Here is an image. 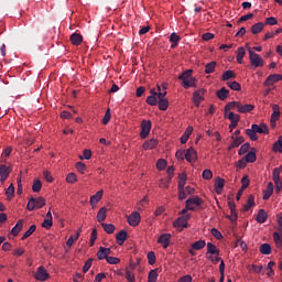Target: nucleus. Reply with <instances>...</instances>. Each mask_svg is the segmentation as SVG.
Returning a JSON list of instances; mask_svg holds the SVG:
<instances>
[{
  "label": "nucleus",
  "instance_id": "obj_1",
  "mask_svg": "<svg viewBox=\"0 0 282 282\" xmlns=\"http://www.w3.org/2000/svg\"><path fill=\"white\" fill-rule=\"evenodd\" d=\"M247 135L252 140V142H257L259 140V135L257 133H263L264 135H268L270 133V128H268V124L265 123H253L251 126V129L246 130Z\"/></svg>",
  "mask_w": 282,
  "mask_h": 282
},
{
  "label": "nucleus",
  "instance_id": "obj_2",
  "mask_svg": "<svg viewBox=\"0 0 282 282\" xmlns=\"http://www.w3.org/2000/svg\"><path fill=\"white\" fill-rule=\"evenodd\" d=\"M231 109H237L238 113H250V111H254V105H243L241 101H230L225 106V113H228Z\"/></svg>",
  "mask_w": 282,
  "mask_h": 282
},
{
  "label": "nucleus",
  "instance_id": "obj_3",
  "mask_svg": "<svg viewBox=\"0 0 282 282\" xmlns=\"http://www.w3.org/2000/svg\"><path fill=\"white\" fill-rule=\"evenodd\" d=\"M178 80H182L181 85L184 89L191 87L197 88V78L193 77V69L183 72V74L178 76Z\"/></svg>",
  "mask_w": 282,
  "mask_h": 282
},
{
  "label": "nucleus",
  "instance_id": "obj_4",
  "mask_svg": "<svg viewBox=\"0 0 282 282\" xmlns=\"http://www.w3.org/2000/svg\"><path fill=\"white\" fill-rule=\"evenodd\" d=\"M248 52H249V62H250V65H252V67L257 68V67H263V65H265L263 57L254 53V51H252L251 47H248Z\"/></svg>",
  "mask_w": 282,
  "mask_h": 282
},
{
  "label": "nucleus",
  "instance_id": "obj_5",
  "mask_svg": "<svg viewBox=\"0 0 282 282\" xmlns=\"http://www.w3.org/2000/svg\"><path fill=\"white\" fill-rule=\"evenodd\" d=\"M43 206H45L44 197H39V198L31 197L29 199L26 208H28V210L32 212V210H34V208H43Z\"/></svg>",
  "mask_w": 282,
  "mask_h": 282
},
{
  "label": "nucleus",
  "instance_id": "obj_6",
  "mask_svg": "<svg viewBox=\"0 0 282 282\" xmlns=\"http://www.w3.org/2000/svg\"><path fill=\"white\" fill-rule=\"evenodd\" d=\"M149 133H151V120H142L140 138H142V140H147V138H149Z\"/></svg>",
  "mask_w": 282,
  "mask_h": 282
},
{
  "label": "nucleus",
  "instance_id": "obj_7",
  "mask_svg": "<svg viewBox=\"0 0 282 282\" xmlns=\"http://www.w3.org/2000/svg\"><path fill=\"white\" fill-rule=\"evenodd\" d=\"M204 94H206V89L199 88L193 93V102L195 107H199L204 100Z\"/></svg>",
  "mask_w": 282,
  "mask_h": 282
},
{
  "label": "nucleus",
  "instance_id": "obj_8",
  "mask_svg": "<svg viewBox=\"0 0 282 282\" xmlns=\"http://www.w3.org/2000/svg\"><path fill=\"white\" fill-rule=\"evenodd\" d=\"M272 180L275 184V193H276V195H279V193H281V189H282L281 185H279V182H281V169L275 167L273 170Z\"/></svg>",
  "mask_w": 282,
  "mask_h": 282
},
{
  "label": "nucleus",
  "instance_id": "obj_9",
  "mask_svg": "<svg viewBox=\"0 0 282 282\" xmlns=\"http://www.w3.org/2000/svg\"><path fill=\"white\" fill-rule=\"evenodd\" d=\"M141 219L140 213L132 212L131 215L128 216V224L132 226V228H135V226L140 225Z\"/></svg>",
  "mask_w": 282,
  "mask_h": 282
},
{
  "label": "nucleus",
  "instance_id": "obj_10",
  "mask_svg": "<svg viewBox=\"0 0 282 282\" xmlns=\"http://www.w3.org/2000/svg\"><path fill=\"white\" fill-rule=\"evenodd\" d=\"M188 195H195V187L186 186L178 189V199H186Z\"/></svg>",
  "mask_w": 282,
  "mask_h": 282
},
{
  "label": "nucleus",
  "instance_id": "obj_11",
  "mask_svg": "<svg viewBox=\"0 0 282 282\" xmlns=\"http://www.w3.org/2000/svg\"><path fill=\"white\" fill-rule=\"evenodd\" d=\"M35 279L36 281H47L50 279V273H47V270L45 267H39L36 272H35Z\"/></svg>",
  "mask_w": 282,
  "mask_h": 282
},
{
  "label": "nucleus",
  "instance_id": "obj_12",
  "mask_svg": "<svg viewBox=\"0 0 282 282\" xmlns=\"http://www.w3.org/2000/svg\"><path fill=\"white\" fill-rule=\"evenodd\" d=\"M279 80H282L281 74H272L267 77L263 85L264 87H272V85L279 83Z\"/></svg>",
  "mask_w": 282,
  "mask_h": 282
},
{
  "label": "nucleus",
  "instance_id": "obj_13",
  "mask_svg": "<svg viewBox=\"0 0 282 282\" xmlns=\"http://www.w3.org/2000/svg\"><path fill=\"white\" fill-rule=\"evenodd\" d=\"M188 219H191V214H186L177 218L178 232H182V228H188Z\"/></svg>",
  "mask_w": 282,
  "mask_h": 282
},
{
  "label": "nucleus",
  "instance_id": "obj_14",
  "mask_svg": "<svg viewBox=\"0 0 282 282\" xmlns=\"http://www.w3.org/2000/svg\"><path fill=\"white\" fill-rule=\"evenodd\" d=\"M10 173H12V167L6 164L0 165V182H6L10 177Z\"/></svg>",
  "mask_w": 282,
  "mask_h": 282
},
{
  "label": "nucleus",
  "instance_id": "obj_15",
  "mask_svg": "<svg viewBox=\"0 0 282 282\" xmlns=\"http://www.w3.org/2000/svg\"><path fill=\"white\" fill-rule=\"evenodd\" d=\"M224 186H226V180L217 176L215 178V192L217 195H221V193H224Z\"/></svg>",
  "mask_w": 282,
  "mask_h": 282
},
{
  "label": "nucleus",
  "instance_id": "obj_16",
  "mask_svg": "<svg viewBox=\"0 0 282 282\" xmlns=\"http://www.w3.org/2000/svg\"><path fill=\"white\" fill-rule=\"evenodd\" d=\"M231 140H234V141L228 147V151H232V149H237L238 147H241V144H243V142H246V139H243V137L235 138V135H231Z\"/></svg>",
  "mask_w": 282,
  "mask_h": 282
},
{
  "label": "nucleus",
  "instance_id": "obj_17",
  "mask_svg": "<svg viewBox=\"0 0 282 282\" xmlns=\"http://www.w3.org/2000/svg\"><path fill=\"white\" fill-rule=\"evenodd\" d=\"M228 206H229L231 215L227 216V219H230L232 223H235L238 219L237 204H235V202H229Z\"/></svg>",
  "mask_w": 282,
  "mask_h": 282
},
{
  "label": "nucleus",
  "instance_id": "obj_18",
  "mask_svg": "<svg viewBox=\"0 0 282 282\" xmlns=\"http://www.w3.org/2000/svg\"><path fill=\"white\" fill-rule=\"evenodd\" d=\"M185 160L186 162H197V151L193 148L187 149L185 151Z\"/></svg>",
  "mask_w": 282,
  "mask_h": 282
},
{
  "label": "nucleus",
  "instance_id": "obj_19",
  "mask_svg": "<svg viewBox=\"0 0 282 282\" xmlns=\"http://www.w3.org/2000/svg\"><path fill=\"white\" fill-rule=\"evenodd\" d=\"M158 144H159L158 139H150L143 143L142 149H143V151H151V150L155 149V147H158Z\"/></svg>",
  "mask_w": 282,
  "mask_h": 282
},
{
  "label": "nucleus",
  "instance_id": "obj_20",
  "mask_svg": "<svg viewBox=\"0 0 282 282\" xmlns=\"http://www.w3.org/2000/svg\"><path fill=\"white\" fill-rule=\"evenodd\" d=\"M272 193H274V184H272V182H269L267 185V188L263 189L262 199H264V202H267V199H270V197H272Z\"/></svg>",
  "mask_w": 282,
  "mask_h": 282
},
{
  "label": "nucleus",
  "instance_id": "obj_21",
  "mask_svg": "<svg viewBox=\"0 0 282 282\" xmlns=\"http://www.w3.org/2000/svg\"><path fill=\"white\" fill-rule=\"evenodd\" d=\"M158 243H162L163 248L166 250L171 243V234H163L159 237Z\"/></svg>",
  "mask_w": 282,
  "mask_h": 282
},
{
  "label": "nucleus",
  "instance_id": "obj_22",
  "mask_svg": "<svg viewBox=\"0 0 282 282\" xmlns=\"http://www.w3.org/2000/svg\"><path fill=\"white\" fill-rule=\"evenodd\" d=\"M191 135H193V126H188L185 130V132L183 133V135L180 139L181 144H186V142H188V138H191Z\"/></svg>",
  "mask_w": 282,
  "mask_h": 282
},
{
  "label": "nucleus",
  "instance_id": "obj_23",
  "mask_svg": "<svg viewBox=\"0 0 282 282\" xmlns=\"http://www.w3.org/2000/svg\"><path fill=\"white\" fill-rule=\"evenodd\" d=\"M256 220L258 224H265V221H268V213L264 212V209H259Z\"/></svg>",
  "mask_w": 282,
  "mask_h": 282
},
{
  "label": "nucleus",
  "instance_id": "obj_24",
  "mask_svg": "<svg viewBox=\"0 0 282 282\" xmlns=\"http://www.w3.org/2000/svg\"><path fill=\"white\" fill-rule=\"evenodd\" d=\"M216 96L219 98V100H226V98L230 96V90L226 89V87H221L216 91Z\"/></svg>",
  "mask_w": 282,
  "mask_h": 282
},
{
  "label": "nucleus",
  "instance_id": "obj_25",
  "mask_svg": "<svg viewBox=\"0 0 282 282\" xmlns=\"http://www.w3.org/2000/svg\"><path fill=\"white\" fill-rule=\"evenodd\" d=\"M102 189L98 191L95 195L90 196V206H96L102 199Z\"/></svg>",
  "mask_w": 282,
  "mask_h": 282
},
{
  "label": "nucleus",
  "instance_id": "obj_26",
  "mask_svg": "<svg viewBox=\"0 0 282 282\" xmlns=\"http://www.w3.org/2000/svg\"><path fill=\"white\" fill-rule=\"evenodd\" d=\"M208 254H215L216 257H219V249L213 242L207 243V253H206V256L208 257Z\"/></svg>",
  "mask_w": 282,
  "mask_h": 282
},
{
  "label": "nucleus",
  "instance_id": "obj_27",
  "mask_svg": "<svg viewBox=\"0 0 282 282\" xmlns=\"http://www.w3.org/2000/svg\"><path fill=\"white\" fill-rule=\"evenodd\" d=\"M254 206V195H249L246 205L242 208L243 213H248Z\"/></svg>",
  "mask_w": 282,
  "mask_h": 282
},
{
  "label": "nucleus",
  "instance_id": "obj_28",
  "mask_svg": "<svg viewBox=\"0 0 282 282\" xmlns=\"http://www.w3.org/2000/svg\"><path fill=\"white\" fill-rule=\"evenodd\" d=\"M21 230H23V219L18 220L17 225L11 229V235L17 237Z\"/></svg>",
  "mask_w": 282,
  "mask_h": 282
},
{
  "label": "nucleus",
  "instance_id": "obj_29",
  "mask_svg": "<svg viewBox=\"0 0 282 282\" xmlns=\"http://www.w3.org/2000/svg\"><path fill=\"white\" fill-rule=\"evenodd\" d=\"M263 28H265V24H263V22H258L251 26V33L261 34V32H263Z\"/></svg>",
  "mask_w": 282,
  "mask_h": 282
},
{
  "label": "nucleus",
  "instance_id": "obj_30",
  "mask_svg": "<svg viewBox=\"0 0 282 282\" xmlns=\"http://www.w3.org/2000/svg\"><path fill=\"white\" fill-rule=\"evenodd\" d=\"M107 219V207H101L99 212L97 213V221L99 224H102Z\"/></svg>",
  "mask_w": 282,
  "mask_h": 282
},
{
  "label": "nucleus",
  "instance_id": "obj_31",
  "mask_svg": "<svg viewBox=\"0 0 282 282\" xmlns=\"http://www.w3.org/2000/svg\"><path fill=\"white\" fill-rule=\"evenodd\" d=\"M70 42L73 45H80L83 43V35L80 33H73L70 35Z\"/></svg>",
  "mask_w": 282,
  "mask_h": 282
},
{
  "label": "nucleus",
  "instance_id": "obj_32",
  "mask_svg": "<svg viewBox=\"0 0 282 282\" xmlns=\"http://www.w3.org/2000/svg\"><path fill=\"white\" fill-rule=\"evenodd\" d=\"M128 234L124 230H121L117 234L116 239L120 246L124 245V241H127Z\"/></svg>",
  "mask_w": 282,
  "mask_h": 282
},
{
  "label": "nucleus",
  "instance_id": "obj_33",
  "mask_svg": "<svg viewBox=\"0 0 282 282\" xmlns=\"http://www.w3.org/2000/svg\"><path fill=\"white\" fill-rule=\"evenodd\" d=\"M160 111H166L169 109V99L166 98H159L158 104Z\"/></svg>",
  "mask_w": 282,
  "mask_h": 282
},
{
  "label": "nucleus",
  "instance_id": "obj_34",
  "mask_svg": "<svg viewBox=\"0 0 282 282\" xmlns=\"http://www.w3.org/2000/svg\"><path fill=\"white\" fill-rule=\"evenodd\" d=\"M272 151L274 153H282V135L273 143Z\"/></svg>",
  "mask_w": 282,
  "mask_h": 282
},
{
  "label": "nucleus",
  "instance_id": "obj_35",
  "mask_svg": "<svg viewBox=\"0 0 282 282\" xmlns=\"http://www.w3.org/2000/svg\"><path fill=\"white\" fill-rule=\"evenodd\" d=\"M243 56H246V48H243V46L238 47L237 51V63H239V65H241L243 63Z\"/></svg>",
  "mask_w": 282,
  "mask_h": 282
},
{
  "label": "nucleus",
  "instance_id": "obj_36",
  "mask_svg": "<svg viewBox=\"0 0 282 282\" xmlns=\"http://www.w3.org/2000/svg\"><path fill=\"white\" fill-rule=\"evenodd\" d=\"M245 160L247 163L252 164L253 162H257V152L254 151H249L246 156Z\"/></svg>",
  "mask_w": 282,
  "mask_h": 282
},
{
  "label": "nucleus",
  "instance_id": "obj_37",
  "mask_svg": "<svg viewBox=\"0 0 282 282\" xmlns=\"http://www.w3.org/2000/svg\"><path fill=\"white\" fill-rule=\"evenodd\" d=\"M101 226L105 232H107L108 235H113V232L116 231V226L113 224L101 223Z\"/></svg>",
  "mask_w": 282,
  "mask_h": 282
},
{
  "label": "nucleus",
  "instance_id": "obj_38",
  "mask_svg": "<svg viewBox=\"0 0 282 282\" xmlns=\"http://www.w3.org/2000/svg\"><path fill=\"white\" fill-rule=\"evenodd\" d=\"M186 180H188L186 172H183L178 175V189L184 188V186H186Z\"/></svg>",
  "mask_w": 282,
  "mask_h": 282
},
{
  "label": "nucleus",
  "instance_id": "obj_39",
  "mask_svg": "<svg viewBox=\"0 0 282 282\" xmlns=\"http://www.w3.org/2000/svg\"><path fill=\"white\" fill-rule=\"evenodd\" d=\"M225 118H228V120H230V122H235V120L239 121L241 120V117L239 115H236L232 111H227L225 112Z\"/></svg>",
  "mask_w": 282,
  "mask_h": 282
},
{
  "label": "nucleus",
  "instance_id": "obj_40",
  "mask_svg": "<svg viewBox=\"0 0 282 282\" xmlns=\"http://www.w3.org/2000/svg\"><path fill=\"white\" fill-rule=\"evenodd\" d=\"M261 254H272V246L270 243H263L260 246Z\"/></svg>",
  "mask_w": 282,
  "mask_h": 282
},
{
  "label": "nucleus",
  "instance_id": "obj_41",
  "mask_svg": "<svg viewBox=\"0 0 282 282\" xmlns=\"http://www.w3.org/2000/svg\"><path fill=\"white\" fill-rule=\"evenodd\" d=\"M187 200L191 202L192 206H202L204 204V200L199 196L189 197Z\"/></svg>",
  "mask_w": 282,
  "mask_h": 282
},
{
  "label": "nucleus",
  "instance_id": "obj_42",
  "mask_svg": "<svg viewBox=\"0 0 282 282\" xmlns=\"http://www.w3.org/2000/svg\"><path fill=\"white\" fill-rule=\"evenodd\" d=\"M217 67V62H210L205 65V74H213Z\"/></svg>",
  "mask_w": 282,
  "mask_h": 282
},
{
  "label": "nucleus",
  "instance_id": "obj_43",
  "mask_svg": "<svg viewBox=\"0 0 282 282\" xmlns=\"http://www.w3.org/2000/svg\"><path fill=\"white\" fill-rule=\"evenodd\" d=\"M232 78H237V74H235V70H227L221 76V80H230Z\"/></svg>",
  "mask_w": 282,
  "mask_h": 282
},
{
  "label": "nucleus",
  "instance_id": "obj_44",
  "mask_svg": "<svg viewBox=\"0 0 282 282\" xmlns=\"http://www.w3.org/2000/svg\"><path fill=\"white\" fill-rule=\"evenodd\" d=\"M6 195L8 202H11L12 197H14V184L9 185V187L6 189Z\"/></svg>",
  "mask_w": 282,
  "mask_h": 282
},
{
  "label": "nucleus",
  "instance_id": "obj_45",
  "mask_svg": "<svg viewBox=\"0 0 282 282\" xmlns=\"http://www.w3.org/2000/svg\"><path fill=\"white\" fill-rule=\"evenodd\" d=\"M273 241L276 248H282V236L279 234V231L273 232Z\"/></svg>",
  "mask_w": 282,
  "mask_h": 282
},
{
  "label": "nucleus",
  "instance_id": "obj_46",
  "mask_svg": "<svg viewBox=\"0 0 282 282\" xmlns=\"http://www.w3.org/2000/svg\"><path fill=\"white\" fill-rule=\"evenodd\" d=\"M36 231V225H32L29 230H26L23 236H22V241H25V239H28V237H30L31 235H34V232Z\"/></svg>",
  "mask_w": 282,
  "mask_h": 282
},
{
  "label": "nucleus",
  "instance_id": "obj_47",
  "mask_svg": "<svg viewBox=\"0 0 282 282\" xmlns=\"http://www.w3.org/2000/svg\"><path fill=\"white\" fill-rule=\"evenodd\" d=\"M203 248H206V241L198 240L192 245V250H203Z\"/></svg>",
  "mask_w": 282,
  "mask_h": 282
},
{
  "label": "nucleus",
  "instance_id": "obj_48",
  "mask_svg": "<svg viewBox=\"0 0 282 282\" xmlns=\"http://www.w3.org/2000/svg\"><path fill=\"white\" fill-rule=\"evenodd\" d=\"M66 182L67 184H76V182H78V176L76 173H68L66 176Z\"/></svg>",
  "mask_w": 282,
  "mask_h": 282
},
{
  "label": "nucleus",
  "instance_id": "obj_49",
  "mask_svg": "<svg viewBox=\"0 0 282 282\" xmlns=\"http://www.w3.org/2000/svg\"><path fill=\"white\" fill-rule=\"evenodd\" d=\"M226 85L227 87H230L232 91H241V85L237 82H227Z\"/></svg>",
  "mask_w": 282,
  "mask_h": 282
},
{
  "label": "nucleus",
  "instance_id": "obj_50",
  "mask_svg": "<svg viewBox=\"0 0 282 282\" xmlns=\"http://www.w3.org/2000/svg\"><path fill=\"white\" fill-rule=\"evenodd\" d=\"M41 188H43V183H41V180L34 181L32 185L33 193H41Z\"/></svg>",
  "mask_w": 282,
  "mask_h": 282
},
{
  "label": "nucleus",
  "instance_id": "obj_51",
  "mask_svg": "<svg viewBox=\"0 0 282 282\" xmlns=\"http://www.w3.org/2000/svg\"><path fill=\"white\" fill-rule=\"evenodd\" d=\"M148 282H158V270H151L148 275Z\"/></svg>",
  "mask_w": 282,
  "mask_h": 282
},
{
  "label": "nucleus",
  "instance_id": "obj_52",
  "mask_svg": "<svg viewBox=\"0 0 282 282\" xmlns=\"http://www.w3.org/2000/svg\"><path fill=\"white\" fill-rule=\"evenodd\" d=\"M97 259L99 261H102V259H108L107 253L105 252V247H99V250L97 251Z\"/></svg>",
  "mask_w": 282,
  "mask_h": 282
},
{
  "label": "nucleus",
  "instance_id": "obj_53",
  "mask_svg": "<svg viewBox=\"0 0 282 282\" xmlns=\"http://www.w3.org/2000/svg\"><path fill=\"white\" fill-rule=\"evenodd\" d=\"M158 99H159L158 97L150 95L145 99V102H148L151 107H155L158 106Z\"/></svg>",
  "mask_w": 282,
  "mask_h": 282
},
{
  "label": "nucleus",
  "instance_id": "obj_54",
  "mask_svg": "<svg viewBox=\"0 0 282 282\" xmlns=\"http://www.w3.org/2000/svg\"><path fill=\"white\" fill-rule=\"evenodd\" d=\"M249 150H250V143L249 142L243 143L241 145V148L239 149L238 154L239 155H246V153H248Z\"/></svg>",
  "mask_w": 282,
  "mask_h": 282
},
{
  "label": "nucleus",
  "instance_id": "obj_55",
  "mask_svg": "<svg viewBox=\"0 0 282 282\" xmlns=\"http://www.w3.org/2000/svg\"><path fill=\"white\" fill-rule=\"evenodd\" d=\"M96 239H98V229L94 228L89 240L90 247L94 246V243H96Z\"/></svg>",
  "mask_w": 282,
  "mask_h": 282
},
{
  "label": "nucleus",
  "instance_id": "obj_56",
  "mask_svg": "<svg viewBox=\"0 0 282 282\" xmlns=\"http://www.w3.org/2000/svg\"><path fill=\"white\" fill-rule=\"evenodd\" d=\"M156 169H158V171H164V169H166V160L159 159L156 161Z\"/></svg>",
  "mask_w": 282,
  "mask_h": 282
},
{
  "label": "nucleus",
  "instance_id": "obj_57",
  "mask_svg": "<svg viewBox=\"0 0 282 282\" xmlns=\"http://www.w3.org/2000/svg\"><path fill=\"white\" fill-rule=\"evenodd\" d=\"M111 120V109H107L102 119V124H109V121Z\"/></svg>",
  "mask_w": 282,
  "mask_h": 282
},
{
  "label": "nucleus",
  "instance_id": "obj_58",
  "mask_svg": "<svg viewBox=\"0 0 282 282\" xmlns=\"http://www.w3.org/2000/svg\"><path fill=\"white\" fill-rule=\"evenodd\" d=\"M91 263H94V259H91V258H89V259L85 262V264H84V267H83V272H84V274H87V272H89V270H90V268H91Z\"/></svg>",
  "mask_w": 282,
  "mask_h": 282
},
{
  "label": "nucleus",
  "instance_id": "obj_59",
  "mask_svg": "<svg viewBox=\"0 0 282 282\" xmlns=\"http://www.w3.org/2000/svg\"><path fill=\"white\" fill-rule=\"evenodd\" d=\"M170 42L172 43L171 44L172 50H174V47H177V33L174 32L171 34Z\"/></svg>",
  "mask_w": 282,
  "mask_h": 282
},
{
  "label": "nucleus",
  "instance_id": "obj_60",
  "mask_svg": "<svg viewBox=\"0 0 282 282\" xmlns=\"http://www.w3.org/2000/svg\"><path fill=\"white\" fill-rule=\"evenodd\" d=\"M248 186H250V178H248V175H245L241 178V187L243 191H246V188H248Z\"/></svg>",
  "mask_w": 282,
  "mask_h": 282
},
{
  "label": "nucleus",
  "instance_id": "obj_61",
  "mask_svg": "<svg viewBox=\"0 0 282 282\" xmlns=\"http://www.w3.org/2000/svg\"><path fill=\"white\" fill-rule=\"evenodd\" d=\"M126 279L128 282H135V274H133L129 269H126Z\"/></svg>",
  "mask_w": 282,
  "mask_h": 282
},
{
  "label": "nucleus",
  "instance_id": "obj_62",
  "mask_svg": "<svg viewBox=\"0 0 282 282\" xmlns=\"http://www.w3.org/2000/svg\"><path fill=\"white\" fill-rule=\"evenodd\" d=\"M53 220L45 218L44 221L42 223V228H45L46 230H50L53 226Z\"/></svg>",
  "mask_w": 282,
  "mask_h": 282
},
{
  "label": "nucleus",
  "instance_id": "obj_63",
  "mask_svg": "<svg viewBox=\"0 0 282 282\" xmlns=\"http://www.w3.org/2000/svg\"><path fill=\"white\" fill-rule=\"evenodd\" d=\"M148 261L150 265H154L155 263V252L149 251L148 252Z\"/></svg>",
  "mask_w": 282,
  "mask_h": 282
},
{
  "label": "nucleus",
  "instance_id": "obj_64",
  "mask_svg": "<svg viewBox=\"0 0 282 282\" xmlns=\"http://www.w3.org/2000/svg\"><path fill=\"white\" fill-rule=\"evenodd\" d=\"M203 180H213V171L210 170H205L203 172Z\"/></svg>",
  "mask_w": 282,
  "mask_h": 282
}]
</instances>
